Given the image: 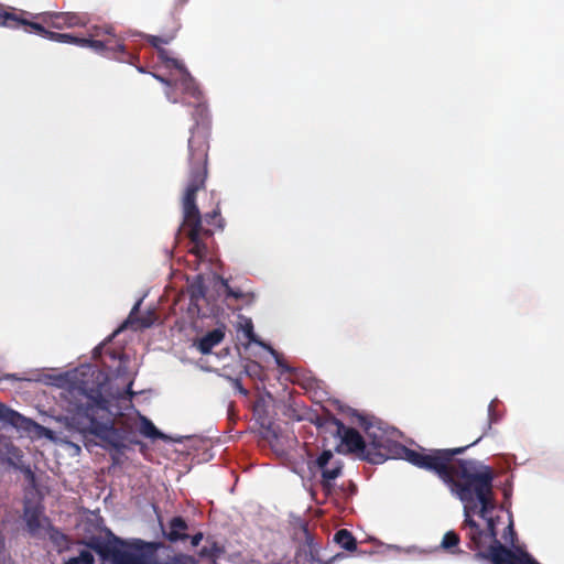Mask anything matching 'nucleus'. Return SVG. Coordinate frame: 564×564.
Here are the masks:
<instances>
[{"mask_svg":"<svg viewBox=\"0 0 564 564\" xmlns=\"http://www.w3.org/2000/svg\"><path fill=\"white\" fill-rule=\"evenodd\" d=\"M188 297H191V312L202 315V303L205 302V284L202 276L198 275L188 286Z\"/></svg>","mask_w":564,"mask_h":564,"instance_id":"nucleus-12","label":"nucleus"},{"mask_svg":"<svg viewBox=\"0 0 564 564\" xmlns=\"http://www.w3.org/2000/svg\"><path fill=\"white\" fill-rule=\"evenodd\" d=\"M315 466L321 470V486H323L324 492L329 495L334 489L333 481L341 474V464L338 460H334V454L326 449L317 456L315 459Z\"/></svg>","mask_w":564,"mask_h":564,"instance_id":"nucleus-8","label":"nucleus"},{"mask_svg":"<svg viewBox=\"0 0 564 564\" xmlns=\"http://www.w3.org/2000/svg\"><path fill=\"white\" fill-rule=\"evenodd\" d=\"M202 539H203L202 533L192 535V538H191L192 546H198L199 542H202Z\"/></svg>","mask_w":564,"mask_h":564,"instance_id":"nucleus-32","label":"nucleus"},{"mask_svg":"<svg viewBox=\"0 0 564 564\" xmlns=\"http://www.w3.org/2000/svg\"><path fill=\"white\" fill-rule=\"evenodd\" d=\"M82 544L95 551V553L100 555L101 558L110 560L111 563L113 564H123L126 562H130L141 557V555H137L132 552L121 550L115 544H119L121 546H129L135 551H143L144 549L151 546L150 543L141 539H134L132 542L128 543L126 541L120 540L117 536H113V543L109 541H104L100 536H93L88 539V541L82 542Z\"/></svg>","mask_w":564,"mask_h":564,"instance_id":"nucleus-6","label":"nucleus"},{"mask_svg":"<svg viewBox=\"0 0 564 564\" xmlns=\"http://www.w3.org/2000/svg\"><path fill=\"white\" fill-rule=\"evenodd\" d=\"M72 558L82 561L83 564H94V556L88 550L80 551L78 556Z\"/></svg>","mask_w":564,"mask_h":564,"instance_id":"nucleus-30","label":"nucleus"},{"mask_svg":"<svg viewBox=\"0 0 564 564\" xmlns=\"http://www.w3.org/2000/svg\"><path fill=\"white\" fill-rule=\"evenodd\" d=\"M334 542L346 552H354L357 549V541L347 529H341L334 534Z\"/></svg>","mask_w":564,"mask_h":564,"instance_id":"nucleus-16","label":"nucleus"},{"mask_svg":"<svg viewBox=\"0 0 564 564\" xmlns=\"http://www.w3.org/2000/svg\"><path fill=\"white\" fill-rule=\"evenodd\" d=\"M156 54H159V58H160L161 62L171 65L172 67H174L178 72H185L186 70L185 65H183L182 62H180V61H177L175 58H171V57L167 56L166 50H164V48H156Z\"/></svg>","mask_w":564,"mask_h":564,"instance_id":"nucleus-22","label":"nucleus"},{"mask_svg":"<svg viewBox=\"0 0 564 564\" xmlns=\"http://www.w3.org/2000/svg\"><path fill=\"white\" fill-rule=\"evenodd\" d=\"M44 25L45 24L43 22L37 23L35 21H30L26 24L22 25L21 29H23L24 32H26V33H33V34H37L40 36H44L48 32H51V31L46 30Z\"/></svg>","mask_w":564,"mask_h":564,"instance_id":"nucleus-25","label":"nucleus"},{"mask_svg":"<svg viewBox=\"0 0 564 564\" xmlns=\"http://www.w3.org/2000/svg\"><path fill=\"white\" fill-rule=\"evenodd\" d=\"M123 564H149V563H148V562H145V561L143 560V557H137V558H134V560H132V561H130V562H126V563H123ZM155 564H158V563H155Z\"/></svg>","mask_w":564,"mask_h":564,"instance_id":"nucleus-35","label":"nucleus"},{"mask_svg":"<svg viewBox=\"0 0 564 564\" xmlns=\"http://www.w3.org/2000/svg\"><path fill=\"white\" fill-rule=\"evenodd\" d=\"M260 426L267 429V431L270 430V427L272 426V422L265 417H262L260 419Z\"/></svg>","mask_w":564,"mask_h":564,"instance_id":"nucleus-34","label":"nucleus"},{"mask_svg":"<svg viewBox=\"0 0 564 564\" xmlns=\"http://www.w3.org/2000/svg\"><path fill=\"white\" fill-rule=\"evenodd\" d=\"M234 386H236V389L239 390L241 394L247 395V390L241 386L239 379H234Z\"/></svg>","mask_w":564,"mask_h":564,"instance_id":"nucleus-33","label":"nucleus"},{"mask_svg":"<svg viewBox=\"0 0 564 564\" xmlns=\"http://www.w3.org/2000/svg\"><path fill=\"white\" fill-rule=\"evenodd\" d=\"M225 338V326L221 325L214 328L204 336L195 339L194 347L197 348L198 352L206 356L212 352V349L224 341Z\"/></svg>","mask_w":564,"mask_h":564,"instance_id":"nucleus-11","label":"nucleus"},{"mask_svg":"<svg viewBox=\"0 0 564 564\" xmlns=\"http://www.w3.org/2000/svg\"><path fill=\"white\" fill-rule=\"evenodd\" d=\"M85 39L101 40V41H108V39H113V40L122 43L121 37L115 35V33H112L111 26H93L90 29V34H88V37H85Z\"/></svg>","mask_w":564,"mask_h":564,"instance_id":"nucleus-18","label":"nucleus"},{"mask_svg":"<svg viewBox=\"0 0 564 564\" xmlns=\"http://www.w3.org/2000/svg\"><path fill=\"white\" fill-rule=\"evenodd\" d=\"M181 73L182 91L197 100V104H195L194 107V112H192V117H194L195 120V126L191 130V138H188V169H192L193 165L196 163L195 155L198 152V149H202V151H204V166L205 169H208V109L206 108L205 104L199 101L202 99V91L198 89V86L189 75L188 70Z\"/></svg>","mask_w":564,"mask_h":564,"instance_id":"nucleus-5","label":"nucleus"},{"mask_svg":"<svg viewBox=\"0 0 564 564\" xmlns=\"http://www.w3.org/2000/svg\"><path fill=\"white\" fill-rule=\"evenodd\" d=\"M65 34L66 33H56V32L50 31L47 34H44L42 36L57 43L61 40L59 36H64Z\"/></svg>","mask_w":564,"mask_h":564,"instance_id":"nucleus-31","label":"nucleus"},{"mask_svg":"<svg viewBox=\"0 0 564 564\" xmlns=\"http://www.w3.org/2000/svg\"><path fill=\"white\" fill-rule=\"evenodd\" d=\"M140 434L150 440H166V435L162 434L145 416H140Z\"/></svg>","mask_w":564,"mask_h":564,"instance_id":"nucleus-17","label":"nucleus"},{"mask_svg":"<svg viewBox=\"0 0 564 564\" xmlns=\"http://www.w3.org/2000/svg\"><path fill=\"white\" fill-rule=\"evenodd\" d=\"M243 335H246L247 341L263 345L257 339V335L253 333V324H251L250 319L243 325Z\"/></svg>","mask_w":564,"mask_h":564,"instance_id":"nucleus-28","label":"nucleus"},{"mask_svg":"<svg viewBox=\"0 0 564 564\" xmlns=\"http://www.w3.org/2000/svg\"><path fill=\"white\" fill-rule=\"evenodd\" d=\"M507 535H510L511 536V540L513 541L514 540V529H512V523L508 524L507 527ZM512 541H510L512 543Z\"/></svg>","mask_w":564,"mask_h":564,"instance_id":"nucleus-36","label":"nucleus"},{"mask_svg":"<svg viewBox=\"0 0 564 564\" xmlns=\"http://www.w3.org/2000/svg\"><path fill=\"white\" fill-rule=\"evenodd\" d=\"M124 394H127V395H128V398H132V397H133V394H134V393H133V391L131 390V382H130V383H128L127 389H124Z\"/></svg>","mask_w":564,"mask_h":564,"instance_id":"nucleus-38","label":"nucleus"},{"mask_svg":"<svg viewBox=\"0 0 564 564\" xmlns=\"http://www.w3.org/2000/svg\"><path fill=\"white\" fill-rule=\"evenodd\" d=\"M330 423L336 427V435L339 436L340 443L346 446L347 452L359 455L361 459L370 464L379 465L389 459H403L422 470L433 473L440 478L447 479L456 475L459 466L464 463L480 464L473 459L455 460L454 457L462 455L466 448L477 444L479 440L482 438L484 433L467 446L417 452L386 437L382 431L375 427L372 422L366 416L357 415V425L365 430L369 443L364 441L362 435H360L357 430L345 425L337 417H333Z\"/></svg>","mask_w":564,"mask_h":564,"instance_id":"nucleus-2","label":"nucleus"},{"mask_svg":"<svg viewBox=\"0 0 564 564\" xmlns=\"http://www.w3.org/2000/svg\"><path fill=\"white\" fill-rule=\"evenodd\" d=\"M302 530H304L305 542H307V544H311L312 543V536L310 535L308 530L306 529L305 525H304V528H302Z\"/></svg>","mask_w":564,"mask_h":564,"instance_id":"nucleus-37","label":"nucleus"},{"mask_svg":"<svg viewBox=\"0 0 564 564\" xmlns=\"http://www.w3.org/2000/svg\"><path fill=\"white\" fill-rule=\"evenodd\" d=\"M197 163L194 167L188 169L187 186H185L184 198H182V208H184V227L188 240H191V253L197 258H204L206 254V246L202 241V236L210 237L212 231L202 227V216L196 206V194L205 188V181L208 177V167L203 165V151L198 149Z\"/></svg>","mask_w":564,"mask_h":564,"instance_id":"nucleus-4","label":"nucleus"},{"mask_svg":"<svg viewBox=\"0 0 564 564\" xmlns=\"http://www.w3.org/2000/svg\"><path fill=\"white\" fill-rule=\"evenodd\" d=\"M35 15H32L30 12L25 10H15L14 8H4L0 6V26L8 28L11 30H18L21 26L28 24L34 19Z\"/></svg>","mask_w":564,"mask_h":564,"instance_id":"nucleus-10","label":"nucleus"},{"mask_svg":"<svg viewBox=\"0 0 564 564\" xmlns=\"http://www.w3.org/2000/svg\"><path fill=\"white\" fill-rule=\"evenodd\" d=\"M140 307V302L133 305L132 312H130V315H128L127 322H124V325L127 324H139L140 328H149L153 324V319L150 317H143V318H137L134 317L135 313L138 312V308Z\"/></svg>","mask_w":564,"mask_h":564,"instance_id":"nucleus-21","label":"nucleus"},{"mask_svg":"<svg viewBox=\"0 0 564 564\" xmlns=\"http://www.w3.org/2000/svg\"><path fill=\"white\" fill-rule=\"evenodd\" d=\"M108 376L101 370L85 368L76 373L75 381L66 392V411L69 413V425L83 434H93L116 451L123 449L128 444H137L131 426L115 425L109 409L106 386Z\"/></svg>","mask_w":564,"mask_h":564,"instance_id":"nucleus-3","label":"nucleus"},{"mask_svg":"<svg viewBox=\"0 0 564 564\" xmlns=\"http://www.w3.org/2000/svg\"><path fill=\"white\" fill-rule=\"evenodd\" d=\"M34 20H42L43 24L56 30L79 28L86 24V17L75 12H48L34 17Z\"/></svg>","mask_w":564,"mask_h":564,"instance_id":"nucleus-9","label":"nucleus"},{"mask_svg":"<svg viewBox=\"0 0 564 564\" xmlns=\"http://www.w3.org/2000/svg\"><path fill=\"white\" fill-rule=\"evenodd\" d=\"M63 564H83V562L78 561V560H75V558H67L65 562H63Z\"/></svg>","mask_w":564,"mask_h":564,"instance_id":"nucleus-39","label":"nucleus"},{"mask_svg":"<svg viewBox=\"0 0 564 564\" xmlns=\"http://www.w3.org/2000/svg\"><path fill=\"white\" fill-rule=\"evenodd\" d=\"M0 420L18 429H28V425L32 423L31 420L23 417L19 413L3 408H0Z\"/></svg>","mask_w":564,"mask_h":564,"instance_id":"nucleus-15","label":"nucleus"},{"mask_svg":"<svg viewBox=\"0 0 564 564\" xmlns=\"http://www.w3.org/2000/svg\"><path fill=\"white\" fill-rule=\"evenodd\" d=\"M188 530V525L182 517H174L169 522V532H166V540L171 542L184 541L188 539L185 533Z\"/></svg>","mask_w":564,"mask_h":564,"instance_id":"nucleus-13","label":"nucleus"},{"mask_svg":"<svg viewBox=\"0 0 564 564\" xmlns=\"http://www.w3.org/2000/svg\"><path fill=\"white\" fill-rule=\"evenodd\" d=\"M50 540H52L53 544L58 547L59 553L67 550V543L69 541L67 540V536L58 530H53L52 533H50Z\"/></svg>","mask_w":564,"mask_h":564,"instance_id":"nucleus-23","label":"nucleus"},{"mask_svg":"<svg viewBox=\"0 0 564 564\" xmlns=\"http://www.w3.org/2000/svg\"><path fill=\"white\" fill-rule=\"evenodd\" d=\"M494 479L492 469L481 463H464L452 479L441 478L463 502L468 547L476 551L475 556L494 564H540L528 552H513L496 539L495 519L488 517L496 508Z\"/></svg>","mask_w":564,"mask_h":564,"instance_id":"nucleus-1","label":"nucleus"},{"mask_svg":"<svg viewBox=\"0 0 564 564\" xmlns=\"http://www.w3.org/2000/svg\"><path fill=\"white\" fill-rule=\"evenodd\" d=\"M269 350H271L272 356L275 358V364H278V367L281 368L282 372H290L292 370L279 355V352L272 348H269Z\"/></svg>","mask_w":564,"mask_h":564,"instance_id":"nucleus-29","label":"nucleus"},{"mask_svg":"<svg viewBox=\"0 0 564 564\" xmlns=\"http://www.w3.org/2000/svg\"><path fill=\"white\" fill-rule=\"evenodd\" d=\"M224 554V547L219 545L217 542H212L209 545H205L200 549V552H198V555L200 557L210 560L215 562L220 555Z\"/></svg>","mask_w":564,"mask_h":564,"instance_id":"nucleus-19","label":"nucleus"},{"mask_svg":"<svg viewBox=\"0 0 564 564\" xmlns=\"http://www.w3.org/2000/svg\"><path fill=\"white\" fill-rule=\"evenodd\" d=\"M174 39V33L167 35H149L147 36V41H149L150 45L155 50L163 48L161 45H166Z\"/></svg>","mask_w":564,"mask_h":564,"instance_id":"nucleus-24","label":"nucleus"},{"mask_svg":"<svg viewBox=\"0 0 564 564\" xmlns=\"http://www.w3.org/2000/svg\"><path fill=\"white\" fill-rule=\"evenodd\" d=\"M59 37H62V40H59L58 43L88 47L97 54H102L119 62H124L126 58L129 57L128 53L124 51V44L113 37H108V40H93L78 37L70 33H66L64 36Z\"/></svg>","mask_w":564,"mask_h":564,"instance_id":"nucleus-7","label":"nucleus"},{"mask_svg":"<svg viewBox=\"0 0 564 564\" xmlns=\"http://www.w3.org/2000/svg\"><path fill=\"white\" fill-rule=\"evenodd\" d=\"M205 223L208 225H214L219 229L224 228V219L219 217V208L215 207L210 213L205 214L204 216Z\"/></svg>","mask_w":564,"mask_h":564,"instance_id":"nucleus-26","label":"nucleus"},{"mask_svg":"<svg viewBox=\"0 0 564 564\" xmlns=\"http://www.w3.org/2000/svg\"><path fill=\"white\" fill-rule=\"evenodd\" d=\"M491 409H492V406H491V405H489V406H488V413H490V410H491Z\"/></svg>","mask_w":564,"mask_h":564,"instance_id":"nucleus-42","label":"nucleus"},{"mask_svg":"<svg viewBox=\"0 0 564 564\" xmlns=\"http://www.w3.org/2000/svg\"><path fill=\"white\" fill-rule=\"evenodd\" d=\"M155 79L164 85H170V80H167L166 78H164L162 76L155 75Z\"/></svg>","mask_w":564,"mask_h":564,"instance_id":"nucleus-40","label":"nucleus"},{"mask_svg":"<svg viewBox=\"0 0 564 564\" xmlns=\"http://www.w3.org/2000/svg\"><path fill=\"white\" fill-rule=\"evenodd\" d=\"M26 474H28V477H30L31 479L34 478V476H32V471L30 469L26 470Z\"/></svg>","mask_w":564,"mask_h":564,"instance_id":"nucleus-41","label":"nucleus"},{"mask_svg":"<svg viewBox=\"0 0 564 564\" xmlns=\"http://www.w3.org/2000/svg\"><path fill=\"white\" fill-rule=\"evenodd\" d=\"M459 545V535L454 531H447L445 535H443V541H441V547L452 551V553H456L454 551Z\"/></svg>","mask_w":564,"mask_h":564,"instance_id":"nucleus-20","label":"nucleus"},{"mask_svg":"<svg viewBox=\"0 0 564 564\" xmlns=\"http://www.w3.org/2000/svg\"><path fill=\"white\" fill-rule=\"evenodd\" d=\"M223 285L225 290V296L227 299L241 300L245 297L243 292L240 289H232L226 280H223Z\"/></svg>","mask_w":564,"mask_h":564,"instance_id":"nucleus-27","label":"nucleus"},{"mask_svg":"<svg viewBox=\"0 0 564 564\" xmlns=\"http://www.w3.org/2000/svg\"><path fill=\"white\" fill-rule=\"evenodd\" d=\"M23 519L31 534L41 529V520H39L41 519V509L36 506L24 505Z\"/></svg>","mask_w":564,"mask_h":564,"instance_id":"nucleus-14","label":"nucleus"}]
</instances>
